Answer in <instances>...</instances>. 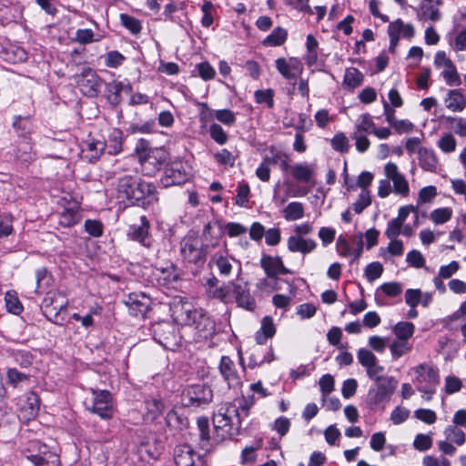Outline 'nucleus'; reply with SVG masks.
<instances>
[{
  "label": "nucleus",
  "mask_w": 466,
  "mask_h": 466,
  "mask_svg": "<svg viewBox=\"0 0 466 466\" xmlns=\"http://www.w3.org/2000/svg\"><path fill=\"white\" fill-rule=\"evenodd\" d=\"M116 190L119 200L143 208L157 200L156 186L131 174H124L118 177Z\"/></svg>",
  "instance_id": "nucleus-1"
},
{
  "label": "nucleus",
  "mask_w": 466,
  "mask_h": 466,
  "mask_svg": "<svg viewBox=\"0 0 466 466\" xmlns=\"http://www.w3.org/2000/svg\"><path fill=\"white\" fill-rule=\"evenodd\" d=\"M175 314L177 321L193 327L196 340L207 339L215 332L214 321L201 309H194L190 304L185 303L177 307Z\"/></svg>",
  "instance_id": "nucleus-2"
},
{
  "label": "nucleus",
  "mask_w": 466,
  "mask_h": 466,
  "mask_svg": "<svg viewBox=\"0 0 466 466\" xmlns=\"http://www.w3.org/2000/svg\"><path fill=\"white\" fill-rule=\"evenodd\" d=\"M136 153L139 163L148 174L160 169L167 157V152L164 148H151L149 143L145 139L138 140L136 146Z\"/></svg>",
  "instance_id": "nucleus-3"
},
{
  "label": "nucleus",
  "mask_w": 466,
  "mask_h": 466,
  "mask_svg": "<svg viewBox=\"0 0 466 466\" xmlns=\"http://www.w3.org/2000/svg\"><path fill=\"white\" fill-rule=\"evenodd\" d=\"M207 246L198 235L188 234L180 241V255L187 263L203 264L207 257Z\"/></svg>",
  "instance_id": "nucleus-4"
},
{
  "label": "nucleus",
  "mask_w": 466,
  "mask_h": 466,
  "mask_svg": "<svg viewBox=\"0 0 466 466\" xmlns=\"http://www.w3.org/2000/svg\"><path fill=\"white\" fill-rule=\"evenodd\" d=\"M89 391L92 398L89 402L86 401V410L103 420L111 419L115 412L112 394L106 390L94 388H90Z\"/></svg>",
  "instance_id": "nucleus-5"
},
{
  "label": "nucleus",
  "mask_w": 466,
  "mask_h": 466,
  "mask_svg": "<svg viewBox=\"0 0 466 466\" xmlns=\"http://www.w3.org/2000/svg\"><path fill=\"white\" fill-rule=\"evenodd\" d=\"M67 306L68 300L66 294L58 289H54L46 293L41 307L44 314L51 322L59 324V314L66 310Z\"/></svg>",
  "instance_id": "nucleus-6"
},
{
  "label": "nucleus",
  "mask_w": 466,
  "mask_h": 466,
  "mask_svg": "<svg viewBox=\"0 0 466 466\" xmlns=\"http://www.w3.org/2000/svg\"><path fill=\"white\" fill-rule=\"evenodd\" d=\"M154 339L169 350H176L181 344L178 328L168 321H163L154 326Z\"/></svg>",
  "instance_id": "nucleus-7"
},
{
  "label": "nucleus",
  "mask_w": 466,
  "mask_h": 466,
  "mask_svg": "<svg viewBox=\"0 0 466 466\" xmlns=\"http://www.w3.org/2000/svg\"><path fill=\"white\" fill-rule=\"evenodd\" d=\"M213 391L205 384L188 386L182 393V401L187 407H201L212 401Z\"/></svg>",
  "instance_id": "nucleus-8"
},
{
  "label": "nucleus",
  "mask_w": 466,
  "mask_h": 466,
  "mask_svg": "<svg viewBox=\"0 0 466 466\" xmlns=\"http://www.w3.org/2000/svg\"><path fill=\"white\" fill-rule=\"evenodd\" d=\"M384 175L392 182V189L395 195L402 198L410 196L409 181L395 163L389 162L384 166Z\"/></svg>",
  "instance_id": "nucleus-9"
},
{
  "label": "nucleus",
  "mask_w": 466,
  "mask_h": 466,
  "mask_svg": "<svg viewBox=\"0 0 466 466\" xmlns=\"http://www.w3.org/2000/svg\"><path fill=\"white\" fill-rule=\"evenodd\" d=\"M434 66L443 67L441 76L445 83L450 86H457L461 84V76L453 62L447 57L444 51H438L434 56Z\"/></svg>",
  "instance_id": "nucleus-10"
},
{
  "label": "nucleus",
  "mask_w": 466,
  "mask_h": 466,
  "mask_svg": "<svg viewBox=\"0 0 466 466\" xmlns=\"http://www.w3.org/2000/svg\"><path fill=\"white\" fill-rule=\"evenodd\" d=\"M188 179V174L185 165L181 161H174L165 168L160 182L165 187L182 185Z\"/></svg>",
  "instance_id": "nucleus-11"
},
{
  "label": "nucleus",
  "mask_w": 466,
  "mask_h": 466,
  "mask_svg": "<svg viewBox=\"0 0 466 466\" xmlns=\"http://www.w3.org/2000/svg\"><path fill=\"white\" fill-rule=\"evenodd\" d=\"M76 82L85 96L90 97L96 96L100 90L101 80L96 73L89 67L84 69L83 72L76 76Z\"/></svg>",
  "instance_id": "nucleus-12"
},
{
  "label": "nucleus",
  "mask_w": 466,
  "mask_h": 466,
  "mask_svg": "<svg viewBox=\"0 0 466 466\" xmlns=\"http://www.w3.org/2000/svg\"><path fill=\"white\" fill-rule=\"evenodd\" d=\"M130 315L144 318L148 311L151 300L148 296L142 292L130 293L124 300Z\"/></svg>",
  "instance_id": "nucleus-13"
},
{
  "label": "nucleus",
  "mask_w": 466,
  "mask_h": 466,
  "mask_svg": "<svg viewBox=\"0 0 466 466\" xmlns=\"http://www.w3.org/2000/svg\"><path fill=\"white\" fill-rule=\"evenodd\" d=\"M398 380L393 377L381 378L377 381V389L369 391L373 403L382 402L390 398L397 388Z\"/></svg>",
  "instance_id": "nucleus-14"
},
{
  "label": "nucleus",
  "mask_w": 466,
  "mask_h": 466,
  "mask_svg": "<svg viewBox=\"0 0 466 466\" xmlns=\"http://www.w3.org/2000/svg\"><path fill=\"white\" fill-rule=\"evenodd\" d=\"M417 386L424 388H436L440 383L438 370L422 363L415 368Z\"/></svg>",
  "instance_id": "nucleus-15"
},
{
  "label": "nucleus",
  "mask_w": 466,
  "mask_h": 466,
  "mask_svg": "<svg viewBox=\"0 0 466 466\" xmlns=\"http://www.w3.org/2000/svg\"><path fill=\"white\" fill-rule=\"evenodd\" d=\"M260 267L269 279H277L278 275L291 274L292 271L286 268L280 257L263 255L260 258Z\"/></svg>",
  "instance_id": "nucleus-16"
},
{
  "label": "nucleus",
  "mask_w": 466,
  "mask_h": 466,
  "mask_svg": "<svg viewBox=\"0 0 466 466\" xmlns=\"http://www.w3.org/2000/svg\"><path fill=\"white\" fill-rule=\"evenodd\" d=\"M18 405L22 417L25 420H31L39 411L40 398L35 392L29 391L19 399Z\"/></svg>",
  "instance_id": "nucleus-17"
},
{
  "label": "nucleus",
  "mask_w": 466,
  "mask_h": 466,
  "mask_svg": "<svg viewBox=\"0 0 466 466\" xmlns=\"http://www.w3.org/2000/svg\"><path fill=\"white\" fill-rule=\"evenodd\" d=\"M235 299L238 307L249 311H253L256 308V300L250 295L249 289L247 283L232 285V299Z\"/></svg>",
  "instance_id": "nucleus-18"
},
{
  "label": "nucleus",
  "mask_w": 466,
  "mask_h": 466,
  "mask_svg": "<svg viewBox=\"0 0 466 466\" xmlns=\"http://www.w3.org/2000/svg\"><path fill=\"white\" fill-rule=\"evenodd\" d=\"M276 67L286 79H295L303 70L302 63L296 57L278 58Z\"/></svg>",
  "instance_id": "nucleus-19"
},
{
  "label": "nucleus",
  "mask_w": 466,
  "mask_h": 466,
  "mask_svg": "<svg viewBox=\"0 0 466 466\" xmlns=\"http://www.w3.org/2000/svg\"><path fill=\"white\" fill-rule=\"evenodd\" d=\"M54 453L56 452L51 451L47 445L36 440L30 441L24 450L25 458L31 464L35 461H39V460L46 458L47 454Z\"/></svg>",
  "instance_id": "nucleus-20"
},
{
  "label": "nucleus",
  "mask_w": 466,
  "mask_h": 466,
  "mask_svg": "<svg viewBox=\"0 0 466 466\" xmlns=\"http://www.w3.org/2000/svg\"><path fill=\"white\" fill-rule=\"evenodd\" d=\"M140 225H133L129 228L128 238L139 242L144 247L149 248L151 240L148 235L149 222L145 216L140 218Z\"/></svg>",
  "instance_id": "nucleus-21"
},
{
  "label": "nucleus",
  "mask_w": 466,
  "mask_h": 466,
  "mask_svg": "<svg viewBox=\"0 0 466 466\" xmlns=\"http://www.w3.org/2000/svg\"><path fill=\"white\" fill-rule=\"evenodd\" d=\"M219 370L227 381L228 388H237L241 384L240 378L235 369V364L229 357L223 356L221 358Z\"/></svg>",
  "instance_id": "nucleus-22"
},
{
  "label": "nucleus",
  "mask_w": 466,
  "mask_h": 466,
  "mask_svg": "<svg viewBox=\"0 0 466 466\" xmlns=\"http://www.w3.org/2000/svg\"><path fill=\"white\" fill-rule=\"evenodd\" d=\"M154 276L160 285L167 286L177 281L178 272L172 262H166L164 266L156 267L153 271Z\"/></svg>",
  "instance_id": "nucleus-23"
},
{
  "label": "nucleus",
  "mask_w": 466,
  "mask_h": 466,
  "mask_svg": "<svg viewBox=\"0 0 466 466\" xmlns=\"http://www.w3.org/2000/svg\"><path fill=\"white\" fill-rule=\"evenodd\" d=\"M287 247L291 252L308 254L317 248V243L314 239L304 238L300 235H292L287 240Z\"/></svg>",
  "instance_id": "nucleus-24"
},
{
  "label": "nucleus",
  "mask_w": 466,
  "mask_h": 466,
  "mask_svg": "<svg viewBox=\"0 0 466 466\" xmlns=\"http://www.w3.org/2000/svg\"><path fill=\"white\" fill-rule=\"evenodd\" d=\"M419 165L427 172L437 173L439 169V159L432 148L425 147L424 149L419 150Z\"/></svg>",
  "instance_id": "nucleus-25"
},
{
  "label": "nucleus",
  "mask_w": 466,
  "mask_h": 466,
  "mask_svg": "<svg viewBox=\"0 0 466 466\" xmlns=\"http://www.w3.org/2000/svg\"><path fill=\"white\" fill-rule=\"evenodd\" d=\"M445 106L452 112H462L466 108V96L461 89H451L444 98Z\"/></svg>",
  "instance_id": "nucleus-26"
},
{
  "label": "nucleus",
  "mask_w": 466,
  "mask_h": 466,
  "mask_svg": "<svg viewBox=\"0 0 466 466\" xmlns=\"http://www.w3.org/2000/svg\"><path fill=\"white\" fill-rule=\"evenodd\" d=\"M81 219L77 203H70L59 213V225L64 228H70L77 224Z\"/></svg>",
  "instance_id": "nucleus-27"
},
{
  "label": "nucleus",
  "mask_w": 466,
  "mask_h": 466,
  "mask_svg": "<svg viewBox=\"0 0 466 466\" xmlns=\"http://www.w3.org/2000/svg\"><path fill=\"white\" fill-rule=\"evenodd\" d=\"M296 181L315 186L314 169L307 163H298L290 167Z\"/></svg>",
  "instance_id": "nucleus-28"
},
{
  "label": "nucleus",
  "mask_w": 466,
  "mask_h": 466,
  "mask_svg": "<svg viewBox=\"0 0 466 466\" xmlns=\"http://www.w3.org/2000/svg\"><path fill=\"white\" fill-rule=\"evenodd\" d=\"M194 450L187 444H180L174 449V461L177 466H194Z\"/></svg>",
  "instance_id": "nucleus-29"
},
{
  "label": "nucleus",
  "mask_w": 466,
  "mask_h": 466,
  "mask_svg": "<svg viewBox=\"0 0 466 466\" xmlns=\"http://www.w3.org/2000/svg\"><path fill=\"white\" fill-rule=\"evenodd\" d=\"M213 423L218 435L221 439H226L231 436L232 427L236 424L235 421L229 418L228 419V417L224 416V414L218 410L213 416Z\"/></svg>",
  "instance_id": "nucleus-30"
},
{
  "label": "nucleus",
  "mask_w": 466,
  "mask_h": 466,
  "mask_svg": "<svg viewBox=\"0 0 466 466\" xmlns=\"http://www.w3.org/2000/svg\"><path fill=\"white\" fill-rule=\"evenodd\" d=\"M439 0H423L420 4L418 16L421 20L438 21L441 19Z\"/></svg>",
  "instance_id": "nucleus-31"
},
{
  "label": "nucleus",
  "mask_w": 466,
  "mask_h": 466,
  "mask_svg": "<svg viewBox=\"0 0 466 466\" xmlns=\"http://www.w3.org/2000/svg\"><path fill=\"white\" fill-rule=\"evenodd\" d=\"M35 293L37 294H46L50 290L49 289L53 287L55 282L53 276L44 267H41L35 270Z\"/></svg>",
  "instance_id": "nucleus-32"
},
{
  "label": "nucleus",
  "mask_w": 466,
  "mask_h": 466,
  "mask_svg": "<svg viewBox=\"0 0 466 466\" xmlns=\"http://www.w3.org/2000/svg\"><path fill=\"white\" fill-rule=\"evenodd\" d=\"M275 333L276 327L272 318L266 316L262 319L260 329L257 331L255 339L258 345H263L266 343L267 339L272 338Z\"/></svg>",
  "instance_id": "nucleus-33"
},
{
  "label": "nucleus",
  "mask_w": 466,
  "mask_h": 466,
  "mask_svg": "<svg viewBox=\"0 0 466 466\" xmlns=\"http://www.w3.org/2000/svg\"><path fill=\"white\" fill-rule=\"evenodd\" d=\"M105 148L106 144L103 141L88 142L86 147L82 148L83 158L90 162L96 161L99 158Z\"/></svg>",
  "instance_id": "nucleus-34"
},
{
  "label": "nucleus",
  "mask_w": 466,
  "mask_h": 466,
  "mask_svg": "<svg viewBox=\"0 0 466 466\" xmlns=\"http://www.w3.org/2000/svg\"><path fill=\"white\" fill-rule=\"evenodd\" d=\"M211 261L216 265L219 274L223 277H228L233 269L235 258L224 255L214 256Z\"/></svg>",
  "instance_id": "nucleus-35"
},
{
  "label": "nucleus",
  "mask_w": 466,
  "mask_h": 466,
  "mask_svg": "<svg viewBox=\"0 0 466 466\" xmlns=\"http://www.w3.org/2000/svg\"><path fill=\"white\" fill-rule=\"evenodd\" d=\"M411 350L412 344L410 343L409 340L395 339L390 345V350L393 360L400 359L408 354Z\"/></svg>",
  "instance_id": "nucleus-36"
},
{
  "label": "nucleus",
  "mask_w": 466,
  "mask_h": 466,
  "mask_svg": "<svg viewBox=\"0 0 466 466\" xmlns=\"http://www.w3.org/2000/svg\"><path fill=\"white\" fill-rule=\"evenodd\" d=\"M392 330L396 336V339L409 340V339L411 338L414 334L415 326L411 322L400 321L393 327Z\"/></svg>",
  "instance_id": "nucleus-37"
},
{
  "label": "nucleus",
  "mask_w": 466,
  "mask_h": 466,
  "mask_svg": "<svg viewBox=\"0 0 466 466\" xmlns=\"http://www.w3.org/2000/svg\"><path fill=\"white\" fill-rule=\"evenodd\" d=\"M288 36V32L282 27H276L270 35L264 40L263 45L266 46H279L285 43Z\"/></svg>",
  "instance_id": "nucleus-38"
},
{
  "label": "nucleus",
  "mask_w": 466,
  "mask_h": 466,
  "mask_svg": "<svg viewBox=\"0 0 466 466\" xmlns=\"http://www.w3.org/2000/svg\"><path fill=\"white\" fill-rule=\"evenodd\" d=\"M401 28H403V22L401 19H397L391 22L388 27V34L390 36V51L394 52L401 35Z\"/></svg>",
  "instance_id": "nucleus-39"
},
{
  "label": "nucleus",
  "mask_w": 466,
  "mask_h": 466,
  "mask_svg": "<svg viewBox=\"0 0 466 466\" xmlns=\"http://www.w3.org/2000/svg\"><path fill=\"white\" fill-rule=\"evenodd\" d=\"M121 25L127 29L132 35H139L142 31V24L137 18L122 13L119 15Z\"/></svg>",
  "instance_id": "nucleus-40"
},
{
  "label": "nucleus",
  "mask_w": 466,
  "mask_h": 466,
  "mask_svg": "<svg viewBox=\"0 0 466 466\" xmlns=\"http://www.w3.org/2000/svg\"><path fill=\"white\" fill-rule=\"evenodd\" d=\"M106 90L109 93L113 102L119 103L121 93L124 91L130 92L131 86L129 84H125L121 81H113L107 85Z\"/></svg>",
  "instance_id": "nucleus-41"
},
{
  "label": "nucleus",
  "mask_w": 466,
  "mask_h": 466,
  "mask_svg": "<svg viewBox=\"0 0 466 466\" xmlns=\"http://www.w3.org/2000/svg\"><path fill=\"white\" fill-rule=\"evenodd\" d=\"M283 212L286 220H298L304 216V207L300 202H291L285 208Z\"/></svg>",
  "instance_id": "nucleus-42"
},
{
  "label": "nucleus",
  "mask_w": 466,
  "mask_h": 466,
  "mask_svg": "<svg viewBox=\"0 0 466 466\" xmlns=\"http://www.w3.org/2000/svg\"><path fill=\"white\" fill-rule=\"evenodd\" d=\"M363 81L362 73L355 67L346 69L344 76V85L350 88H355L361 85Z\"/></svg>",
  "instance_id": "nucleus-43"
},
{
  "label": "nucleus",
  "mask_w": 466,
  "mask_h": 466,
  "mask_svg": "<svg viewBox=\"0 0 466 466\" xmlns=\"http://www.w3.org/2000/svg\"><path fill=\"white\" fill-rule=\"evenodd\" d=\"M376 126L373 122L372 118L370 115L364 114L360 116L359 119L357 120L355 130L356 133H372L375 129Z\"/></svg>",
  "instance_id": "nucleus-44"
},
{
  "label": "nucleus",
  "mask_w": 466,
  "mask_h": 466,
  "mask_svg": "<svg viewBox=\"0 0 466 466\" xmlns=\"http://www.w3.org/2000/svg\"><path fill=\"white\" fill-rule=\"evenodd\" d=\"M371 204L370 193L368 188H363L358 196L357 200L352 204V209L356 214H360Z\"/></svg>",
  "instance_id": "nucleus-45"
},
{
  "label": "nucleus",
  "mask_w": 466,
  "mask_h": 466,
  "mask_svg": "<svg viewBox=\"0 0 466 466\" xmlns=\"http://www.w3.org/2000/svg\"><path fill=\"white\" fill-rule=\"evenodd\" d=\"M146 409L151 419H156L164 411L165 404L161 399L153 397L146 400Z\"/></svg>",
  "instance_id": "nucleus-46"
},
{
  "label": "nucleus",
  "mask_w": 466,
  "mask_h": 466,
  "mask_svg": "<svg viewBox=\"0 0 466 466\" xmlns=\"http://www.w3.org/2000/svg\"><path fill=\"white\" fill-rule=\"evenodd\" d=\"M101 37H95L92 29H77L73 41L81 45H87L93 42L100 41Z\"/></svg>",
  "instance_id": "nucleus-47"
},
{
  "label": "nucleus",
  "mask_w": 466,
  "mask_h": 466,
  "mask_svg": "<svg viewBox=\"0 0 466 466\" xmlns=\"http://www.w3.org/2000/svg\"><path fill=\"white\" fill-rule=\"evenodd\" d=\"M452 217L451 208H436L431 212L430 218L436 225L443 224L449 221Z\"/></svg>",
  "instance_id": "nucleus-48"
},
{
  "label": "nucleus",
  "mask_w": 466,
  "mask_h": 466,
  "mask_svg": "<svg viewBox=\"0 0 466 466\" xmlns=\"http://www.w3.org/2000/svg\"><path fill=\"white\" fill-rule=\"evenodd\" d=\"M444 435L448 441H453L457 445H462L465 442V434L462 430L456 426H448L444 430Z\"/></svg>",
  "instance_id": "nucleus-49"
},
{
  "label": "nucleus",
  "mask_w": 466,
  "mask_h": 466,
  "mask_svg": "<svg viewBox=\"0 0 466 466\" xmlns=\"http://www.w3.org/2000/svg\"><path fill=\"white\" fill-rule=\"evenodd\" d=\"M218 410H220L224 414V416L228 417V419L229 418L233 421H235L236 425H240L238 408L235 403H222L218 408Z\"/></svg>",
  "instance_id": "nucleus-50"
},
{
  "label": "nucleus",
  "mask_w": 466,
  "mask_h": 466,
  "mask_svg": "<svg viewBox=\"0 0 466 466\" xmlns=\"http://www.w3.org/2000/svg\"><path fill=\"white\" fill-rule=\"evenodd\" d=\"M272 156L271 157H266V161H268L270 164H279V167L282 170L286 171L288 170L290 166L289 164V156L286 153H283L281 151H274L271 150Z\"/></svg>",
  "instance_id": "nucleus-51"
},
{
  "label": "nucleus",
  "mask_w": 466,
  "mask_h": 466,
  "mask_svg": "<svg viewBox=\"0 0 466 466\" xmlns=\"http://www.w3.org/2000/svg\"><path fill=\"white\" fill-rule=\"evenodd\" d=\"M437 196V188L434 186H427L419 191L416 207L419 208L425 203H430Z\"/></svg>",
  "instance_id": "nucleus-52"
},
{
  "label": "nucleus",
  "mask_w": 466,
  "mask_h": 466,
  "mask_svg": "<svg viewBox=\"0 0 466 466\" xmlns=\"http://www.w3.org/2000/svg\"><path fill=\"white\" fill-rule=\"evenodd\" d=\"M446 121L451 124V129L460 137H466V118L447 116Z\"/></svg>",
  "instance_id": "nucleus-53"
},
{
  "label": "nucleus",
  "mask_w": 466,
  "mask_h": 466,
  "mask_svg": "<svg viewBox=\"0 0 466 466\" xmlns=\"http://www.w3.org/2000/svg\"><path fill=\"white\" fill-rule=\"evenodd\" d=\"M439 148L444 153L455 151L457 141L451 134H445L437 143Z\"/></svg>",
  "instance_id": "nucleus-54"
},
{
  "label": "nucleus",
  "mask_w": 466,
  "mask_h": 466,
  "mask_svg": "<svg viewBox=\"0 0 466 466\" xmlns=\"http://www.w3.org/2000/svg\"><path fill=\"white\" fill-rule=\"evenodd\" d=\"M331 147L335 151L346 153L349 150V139L344 133H337L331 139Z\"/></svg>",
  "instance_id": "nucleus-55"
},
{
  "label": "nucleus",
  "mask_w": 466,
  "mask_h": 466,
  "mask_svg": "<svg viewBox=\"0 0 466 466\" xmlns=\"http://www.w3.org/2000/svg\"><path fill=\"white\" fill-rule=\"evenodd\" d=\"M406 261L410 266L415 268H424L426 262L421 252L417 249H412L407 253Z\"/></svg>",
  "instance_id": "nucleus-56"
},
{
  "label": "nucleus",
  "mask_w": 466,
  "mask_h": 466,
  "mask_svg": "<svg viewBox=\"0 0 466 466\" xmlns=\"http://www.w3.org/2000/svg\"><path fill=\"white\" fill-rule=\"evenodd\" d=\"M250 193V188L248 183L241 182L238 184L237 188V196L235 203L238 206L245 207L248 202V197Z\"/></svg>",
  "instance_id": "nucleus-57"
},
{
  "label": "nucleus",
  "mask_w": 466,
  "mask_h": 466,
  "mask_svg": "<svg viewBox=\"0 0 466 466\" xmlns=\"http://www.w3.org/2000/svg\"><path fill=\"white\" fill-rule=\"evenodd\" d=\"M6 378L7 381L13 387H17L20 382L27 381L29 380V376L18 371L15 368L7 369L6 370Z\"/></svg>",
  "instance_id": "nucleus-58"
},
{
  "label": "nucleus",
  "mask_w": 466,
  "mask_h": 466,
  "mask_svg": "<svg viewBox=\"0 0 466 466\" xmlns=\"http://www.w3.org/2000/svg\"><path fill=\"white\" fill-rule=\"evenodd\" d=\"M232 285L233 282H228V284L216 289L213 292V297L218 299L224 303H228L232 301Z\"/></svg>",
  "instance_id": "nucleus-59"
},
{
  "label": "nucleus",
  "mask_w": 466,
  "mask_h": 466,
  "mask_svg": "<svg viewBox=\"0 0 466 466\" xmlns=\"http://www.w3.org/2000/svg\"><path fill=\"white\" fill-rule=\"evenodd\" d=\"M106 147L108 148V153L111 155L118 154L122 150V134L120 131L115 132L109 137Z\"/></svg>",
  "instance_id": "nucleus-60"
},
{
  "label": "nucleus",
  "mask_w": 466,
  "mask_h": 466,
  "mask_svg": "<svg viewBox=\"0 0 466 466\" xmlns=\"http://www.w3.org/2000/svg\"><path fill=\"white\" fill-rule=\"evenodd\" d=\"M209 135L218 145H224L228 141V134L218 124L210 125Z\"/></svg>",
  "instance_id": "nucleus-61"
},
{
  "label": "nucleus",
  "mask_w": 466,
  "mask_h": 466,
  "mask_svg": "<svg viewBox=\"0 0 466 466\" xmlns=\"http://www.w3.org/2000/svg\"><path fill=\"white\" fill-rule=\"evenodd\" d=\"M16 364L22 368H27L33 363V355L27 350H16L13 353Z\"/></svg>",
  "instance_id": "nucleus-62"
},
{
  "label": "nucleus",
  "mask_w": 466,
  "mask_h": 466,
  "mask_svg": "<svg viewBox=\"0 0 466 466\" xmlns=\"http://www.w3.org/2000/svg\"><path fill=\"white\" fill-rule=\"evenodd\" d=\"M254 96L258 104L265 103L269 108L274 106V92L272 89L257 90Z\"/></svg>",
  "instance_id": "nucleus-63"
},
{
  "label": "nucleus",
  "mask_w": 466,
  "mask_h": 466,
  "mask_svg": "<svg viewBox=\"0 0 466 466\" xmlns=\"http://www.w3.org/2000/svg\"><path fill=\"white\" fill-rule=\"evenodd\" d=\"M214 116L218 121L227 126H232L236 121L235 114L229 109L216 110Z\"/></svg>",
  "instance_id": "nucleus-64"
}]
</instances>
